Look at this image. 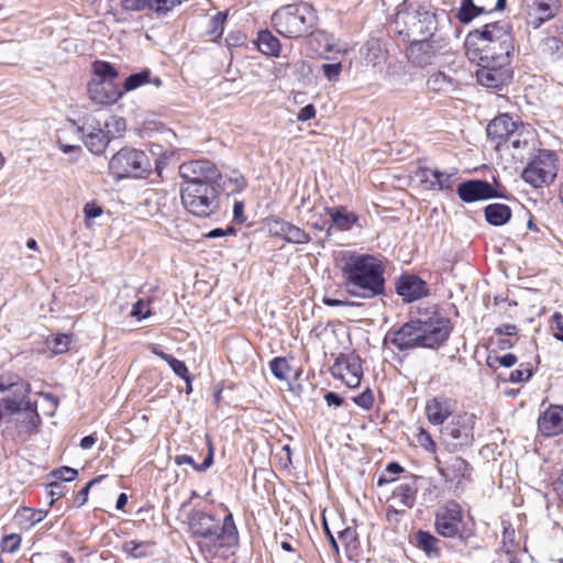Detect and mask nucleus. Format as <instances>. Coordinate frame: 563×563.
Instances as JSON below:
<instances>
[{"label":"nucleus","instance_id":"obj_12","mask_svg":"<svg viewBox=\"0 0 563 563\" xmlns=\"http://www.w3.org/2000/svg\"><path fill=\"white\" fill-rule=\"evenodd\" d=\"M179 175L184 180L181 185L209 187H218V180L221 178L219 168L208 159L183 163L179 166Z\"/></svg>","mask_w":563,"mask_h":563},{"label":"nucleus","instance_id":"obj_19","mask_svg":"<svg viewBox=\"0 0 563 563\" xmlns=\"http://www.w3.org/2000/svg\"><path fill=\"white\" fill-rule=\"evenodd\" d=\"M397 294L406 302L416 301L428 294L427 284L416 275H404L396 283Z\"/></svg>","mask_w":563,"mask_h":563},{"label":"nucleus","instance_id":"obj_30","mask_svg":"<svg viewBox=\"0 0 563 563\" xmlns=\"http://www.w3.org/2000/svg\"><path fill=\"white\" fill-rule=\"evenodd\" d=\"M484 213L487 222L496 227L507 223L511 217L510 208L504 203H490Z\"/></svg>","mask_w":563,"mask_h":563},{"label":"nucleus","instance_id":"obj_45","mask_svg":"<svg viewBox=\"0 0 563 563\" xmlns=\"http://www.w3.org/2000/svg\"><path fill=\"white\" fill-rule=\"evenodd\" d=\"M49 476L64 484V482L74 481L78 476V471L69 466H62L52 471Z\"/></svg>","mask_w":563,"mask_h":563},{"label":"nucleus","instance_id":"obj_26","mask_svg":"<svg viewBox=\"0 0 563 563\" xmlns=\"http://www.w3.org/2000/svg\"><path fill=\"white\" fill-rule=\"evenodd\" d=\"M429 422H444L452 413L451 405L445 399H431L426 405Z\"/></svg>","mask_w":563,"mask_h":563},{"label":"nucleus","instance_id":"obj_35","mask_svg":"<svg viewBox=\"0 0 563 563\" xmlns=\"http://www.w3.org/2000/svg\"><path fill=\"white\" fill-rule=\"evenodd\" d=\"M416 177L424 186L426 189L437 190L439 169L420 167L416 172Z\"/></svg>","mask_w":563,"mask_h":563},{"label":"nucleus","instance_id":"obj_63","mask_svg":"<svg viewBox=\"0 0 563 563\" xmlns=\"http://www.w3.org/2000/svg\"><path fill=\"white\" fill-rule=\"evenodd\" d=\"M316 115V109L312 104H307L300 109L297 119L301 122L308 121Z\"/></svg>","mask_w":563,"mask_h":563},{"label":"nucleus","instance_id":"obj_36","mask_svg":"<svg viewBox=\"0 0 563 563\" xmlns=\"http://www.w3.org/2000/svg\"><path fill=\"white\" fill-rule=\"evenodd\" d=\"M151 82V71L144 69L140 73L130 75L123 82V92H129L139 87Z\"/></svg>","mask_w":563,"mask_h":563},{"label":"nucleus","instance_id":"obj_18","mask_svg":"<svg viewBox=\"0 0 563 563\" xmlns=\"http://www.w3.org/2000/svg\"><path fill=\"white\" fill-rule=\"evenodd\" d=\"M519 123L515 122L508 114H500L493 119L487 125L488 137L496 142V148L505 147L510 136Z\"/></svg>","mask_w":563,"mask_h":563},{"label":"nucleus","instance_id":"obj_41","mask_svg":"<svg viewBox=\"0 0 563 563\" xmlns=\"http://www.w3.org/2000/svg\"><path fill=\"white\" fill-rule=\"evenodd\" d=\"M93 73L100 80L112 79L118 76L117 69L108 62L97 60L92 65Z\"/></svg>","mask_w":563,"mask_h":563},{"label":"nucleus","instance_id":"obj_5","mask_svg":"<svg viewBox=\"0 0 563 563\" xmlns=\"http://www.w3.org/2000/svg\"><path fill=\"white\" fill-rule=\"evenodd\" d=\"M394 30L404 37L433 36L437 30L435 13L428 4L405 1L398 9L393 21Z\"/></svg>","mask_w":563,"mask_h":563},{"label":"nucleus","instance_id":"obj_54","mask_svg":"<svg viewBox=\"0 0 563 563\" xmlns=\"http://www.w3.org/2000/svg\"><path fill=\"white\" fill-rule=\"evenodd\" d=\"M70 339L66 334H58L53 339L52 351L56 354L64 353L68 350Z\"/></svg>","mask_w":563,"mask_h":563},{"label":"nucleus","instance_id":"obj_50","mask_svg":"<svg viewBox=\"0 0 563 563\" xmlns=\"http://www.w3.org/2000/svg\"><path fill=\"white\" fill-rule=\"evenodd\" d=\"M19 383H25L24 380L20 379L19 377H0V391H9L10 395H13L18 391V384Z\"/></svg>","mask_w":563,"mask_h":563},{"label":"nucleus","instance_id":"obj_62","mask_svg":"<svg viewBox=\"0 0 563 563\" xmlns=\"http://www.w3.org/2000/svg\"><path fill=\"white\" fill-rule=\"evenodd\" d=\"M225 21V14L223 13H217L210 21L211 23V26H212V30L211 32L212 33H217L219 35L222 34V31H223V23Z\"/></svg>","mask_w":563,"mask_h":563},{"label":"nucleus","instance_id":"obj_24","mask_svg":"<svg viewBox=\"0 0 563 563\" xmlns=\"http://www.w3.org/2000/svg\"><path fill=\"white\" fill-rule=\"evenodd\" d=\"M275 233L282 236L288 243L306 244L310 241V235L299 227L286 222L277 221Z\"/></svg>","mask_w":563,"mask_h":563},{"label":"nucleus","instance_id":"obj_15","mask_svg":"<svg viewBox=\"0 0 563 563\" xmlns=\"http://www.w3.org/2000/svg\"><path fill=\"white\" fill-rule=\"evenodd\" d=\"M331 374L347 387H357L363 375L360 356L354 353L340 354L331 367Z\"/></svg>","mask_w":563,"mask_h":563},{"label":"nucleus","instance_id":"obj_57","mask_svg":"<svg viewBox=\"0 0 563 563\" xmlns=\"http://www.w3.org/2000/svg\"><path fill=\"white\" fill-rule=\"evenodd\" d=\"M101 213H102V209L100 206H98L96 203H91V202L86 203L84 207L86 225L90 227L91 225L90 220L101 216Z\"/></svg>","mask_w":563,"mask_h":563},{"label":"nucleus","instance_id":"obj_25","mask_svg":"<svg viewBox=\"0 0 563 563\" xmlns=\"http://www.w3.org/2000/svg\"><path fill=\"white\" fill-rule=\"evenodd\" d=\"M418 487L416 481L399 484L393 492V498L397 505L404 508H412L416 504Z\"/></svg>","mask_w":563,"mask_h":563},{"label":"nucleus","instance_id":"obj_29","mask_svg":"<svg viewBox=\"0 0 563 563\" xmlns=\"http://www.w3.org/2000/svg\"><path fill=\"white\" fill-rule=\"evenodd\" d=\"M325 211L331 218L332 224L341 231L350 230L357 220V217L344 207L325 208Z\"/></svg>","mask_w":563,"mask_h":563},{"label":"nucleus","instance_id":"obj_38","mask_svg":"<svg viewBox=\"0 0 563 563\" xmlns=\"http://www.w3.org/2000/svg\"><path fill=\"white\" fill-rule=\"evenodd\" d=\"M273 375L279 380L288 379L290 373V366L286 358L275 357L269 363Z\"/></svg>","mask_w":563,"mask_h":563},{"label":"nucleus","instance_id":"obj_7","mask_svg":"<svg viewBox=\"0 0 563 563\" xmlns=\"http://www.w3.org/2000/svg\"><path fill=\"white\" fill-rule=\"evenodd\" d=\"M181 202L192 216L208 218L220 208L219 191L217 187L181 185Z\"/></svg>","mask_w":563,"mask_h":563},{"label":"nucleus","instance_id":"obj_17","mask_svg":"<svg viewBox=\"0 0 563 563\" xmlns=\"http://www.w3.org/2000/svg\"><path fill=\"white\" fill-rule=\"evenodd\" d=\"M456 194L464 202H474L495 197V189L485 180H467L457 186Z\"/></svg>","mask_w":563,"mask_h":563},{"label":"nucleus","instance_id":"obj_3","mask_svg":"<svg viewBox=\"0 0 563 563\" xmlns=\"http://www.w3.org/2000/svg\"><path fill=\"white\" fill-rule=\"evenodd\" d=\"M450 321L445 318H430L421 321L410 320L396 331H389L384 343H391L399 351L416 347L435 349L443 344L451 333Z\"/></svg>","mask_w":563,"mask_h":563},{"label":"nucleus","instance_id":"obj_59","mask_svg":"<svg viewBox=\"0 0 563 563\" xmlns=\"http://www.w3.org/2000/svg\"><path fill=\"white\" fill-rule=\"evenodd\" d=\"M532 375L530 368H518L510 373L509 380L511 383H521L528 380Z\"/></svg>","mask_w":563,"mask_h":563},{"label":"nucleus","instance_id":"obj_52","mask_svg":"<svg viewBox=\"0 0 563 563\" xmlns=\"http://www.w3.org/2000/svg\"><path fill=\"white\" fill-rule=\"evenodd\" d=\"M103 478H104V476H102V475L97 476V477L92 478L81 490H79V493L77 494V497H76V503H77L78 507H81L87 503L90 488L95 484L100 483Z\"/></svg>","mask_w":563,"mask_h":563},{"label":"nucleus","instance_id":"obj_42","mask_svg":"<svg viewBox=\"0 0 563 563\" xmlns=\"http://www.w3.org/2000/svg\"><path fill=\"white\" fill-rule=\"evenodd\" d=\"M339 539L344 544L346 551H355L358 548L357 532L352 527H347L340 531Z\"/></svg>","mask_w":563,"mask_h":563},{"label":"nucleus","instance_id":"obj_32","mask_svg":"<svg viewBox=\"0 0 563 563\" xmlns=\"http://www.w3.org/2000/svg\"><path fill=\"white\" fill-rule=\"evenodd\" d=\"M417 545L424 551L429 558L440 556V540L428 531L419 530L416 533Z\"/></svg>","mask_w":563,"mask_h":563},{"label":"nucleus","instance_id":"obj_44","mask_svg":"<svg viewBox=\"0 0 563 563\" xmlns=\"http://www.w3.org/2000/svg\"><path fill=\"white\" fill-rule=\"evenodd\" d=\"M181 0H152L150 9L158 14H167L175 7L181 4Z\"/></svg>","mask_w":563,"mask_h":563},{"label":"nucleus","instance_id":"obj_49","mask_svg":"<svg viewBox=\"0 0 563 563\" xmlns=\"http://www.w3.org/2000/svg\"><path fill=\"white\" fill-rule=\"evenodd\" d=\"M20 543H21L20 536L13 533V534L5 536L1 540L0 545H1V549L3 552L13 553L14 551H16L19 549Z\"/></svg>","mask_w":563,"mask_h":563},{"label":"nucleus","instance_id":"obj_2","mask_svg":"<svg viewBox=\"0 0 563 563\" xmlns=\"http://www.w3.org/2000/svg\"><path fill=\"white\" fill-rule=\"evenodd\" d=\"M347 294L360 299L385 295V265L373 254L346 251L338 260Z\"/></svg>","mask_w":563,"mask_h":563},{"label":"nucleus","instance_id":"obj_34","mask_svg":"<svg viewBox=\"0 0 563 563\" xmlns=\"http://www.w3.org/2000/svg\"><path fill=\"white\" fill-rule=\"evenodd\" d=\"M207 444H208V454L205 457L201 464H197L190 455L181 454L175 457V463L177 465L188 464L191 465L196 471L203 472L209 468L213 463V448L211 445V441L209 435H206Z\"/></svg>","mask_w":563,"mask_h":563},{"label":"nucleus","instance_id":"obj_37","mask_svg":"<svg viewBox=\"0 0 563 563\" xmlns=\"http://www.w3.org/2000/svg\"><path fill=\"white\" fill-rule=\"evenodd\" d=\"M155 354L162 357L164 361L168 363L173 372L178 375L179 377L184 378L186 382H188V368L186 364L183 361H179L175 358L174 356L166 354L164 352H157L155 351Z\"/></svg>","mask_w":563,"mask_h":563},{"label":"nucleus","instance_id":"obj_55","mask_svg":"<svg viewBox=\"0 0 563 563\" xmlns=\"http://www.w3.org/2000/svg\"><path fill=\"white\" fill-rule=\"evenodd\" d=\"M494 363H498L500 366L508 368V367L514 366L517 363V356L511 353H508L503 356H497L495 358H492V357L487 358V364L489 366L493 367Z\"/></svg>","mask_w":563,"mask_h":563},{"label":"nucleus","instance_id":"obj_23","mask_svg":"<svg viewBox=\"0 0 563 563\" xmlns=\"http://www.w3.org/2000/svg\"><path fill=\"white\" fill-rule=\"evenodd\" d=\"M495 11L490 4L482 0H462L456 18L460 22L466 24L482 13Z\"/></svg>","mask_w":563,"mask_h":563},{"label":"nucleus","instance_id":"obj_21","mask_svg":"<svg viewBox=\"0 0 563 563\" xmlns=\"http://www.w3.org/2000/svg\"><path fill=\"white\" fill-rule=\"evenodd\" d=\"M88 91L90 98L99 104H113L123 96V91L119 90L107 80L90 82Z\"/></svg>","mask_w":563,"mask_h":563},{"label":"nucleus","instance_id":"obj_48","mask_svg":"<svg viewBox=\"0 0 563 563\" xmlns=\"http://www.w3.org/2000/svg\"><path fill=\"white\" fill-rule=\"evenodd\" d=\"M417 441L421 448H423L428 452H435V442L433 441L430 432L426 431L423 428H417Z\"/></svg>","mask_w":563,"mask_h":563},{"label":"nucleus","instance_id":"obj_27","mask_svg":"<svg viewBox=\"0 0 563 563\" xmlns=\"http://www.w3.org/2000/svg\"><path fill=\"white\" fill-rule=\"evenodd\" d=\"M536 12L538 13V19L533 22L534 27H539L543 22L551 20L554 18L560 10V0H530Z\"/></svg>","mask_w":563,"mask_h":563},{"label":"nucleus","instance_id":"obj_60","mask_svg":"<svg viewBox=\"0 0 563 563\" xmlns=\"http://www.w3.org/2000/svg\"><path fill=\"white\" fill-rule=\"evenodd\" d=\"M538 427L545 437L563 433V424H538Z\"/></svg>","mask_w":563,"mask_h":563},{"label":"nucleus","instance_id":"obj_51","mask_svg":"<svg viewBox=\"0 0 563 563\" xmlns=\"http://www.w3.org/2000/svg\"><path fill=\"white\" fill-rule=\"evenodd\" d=\"M47 487H48L47 494L51 497V503H49L51 505L54 503V500L63 497L67 492L65 484H63L58 481L51 482L47 485Z\"/></svg>","mask_w":563,"mask_h":563},{"label":"nucleus","instance_id":"obj_47","mask_svg":"<svg viewBox=\"0 0 563 563\" xmlns=\"http://www.w3.org/2000/svg\"><path fill=\"white\" fill-rule=\"evenodd\" d=\"M322 74L329 81H336L342 71L341 62L325 63L321 66Z\"/></svg>","mask_w":563,"mask_h":563},{"label":"nucleus","instance_id":"obj_6","mask_svg":"<svg viewBox=\"0 0 563 563\" xmlns=\"http://www.w3.org/2000/svg\"><path fill=\"white\" fill-rule=\"evenodd\" d=\"M316 22L314 10L306 2L283 5L272 14L274 29L288 38H298L310 34Z\"/></svg>","mask_w":563,"mask_h":563},{"label":"nucleus","instance_id":"obj_9","mask_svg":"<svg viewBox=\"0 0 563 563\" xmlns=\"http://www.w3.org/2000/svg\"><path fill=\"white\" fill-rule=\"evenodd\" d=\"M434 528L443 538L464 539V514L461 505L454 500H448L440 506L434 514Z\"/></svg>","mask_w":563,"mask_h":563},{"label":"nucleus","instance_id":"obj_8","mask_svg":"<svg viewBox=\"0 0 563 563\" xmlns=\"http://www.w3.org/2000/svg\"><path fill=\"white\" fill-rule=\"evenodd\" d=\"M109 170L119 179L142 178L151 172V163L143 151L123 147L111 157Z\"/></svg>","mask_w":563,"mask_h":563},{"label":"nucleus","instance_id":"obj_61","mask_svg":"<svg viewBox=\"0 0 563 563\" xmlns=\"http://www.w3.org/2000/svg\"><path fill=\"white\" fill-rule=\"evenodd\" d=\"M353 400L360 407L367 409L373 404V396H372L369 389H367L364 393H362L361 395L354 397Z\"/></svg>","mask_w":563,"mask_h":563},{"label":"nucleus","instance_id":"obj_1","mask_svg":"<svg viewBox=\"0 0 563 563\" xmlns=\"http://www.w3.org/2000/svg\"><path fill=\"white\" fill-rule=\"evenodd\" d=\"M515 51L512 27L506 21L486 23L468 33L465 54L477 63V82L487 88H499L512 77L510 68Z\"/></svg>","mask_w":563,"mask_h":563},{"label":"nucleus","instance_id":"obj_11","mask_svg":"<svg viewBox=\"0 0 563 563\" xmlns=\"http://www.w3.org/2000/svg\"><path fill=\"white\" fill-rule=\"evenodd\" d=\"M556 156L548 150H540L522 172V178L534 188L550 184L556 176Z\"/></svg>","mask_w":563,"mask_h":563},{"label":"nucleus","instance_id":"obj_64","mask_svg":"<svg viewBox=\"0 0 563 563\" xmlns=\"http://www.w3.org/2000/svg\"><path fill=\"white\" fill-rule=\"evenodd\" d=\"M553 321L555 324L556 332H554V338L559 341L563 342V316L559 312L553 314Z\"/></svg>","mask_w":563,"mask_h":563},{"label":"nucleus","instance_id":"obj_56","mask_svg":"<svg viewBox=\"0 0 563 563\" xmlns=\"http://www.w3.org/2000/svg\"><path fill=\"white\" fill-rule=\"evenodd\" d=\"M455 173H443L439 170L437 190L451 189L454 184Z\"/></svg>","mask_w":563,"mask_h":563},{"label":"nucleus","instance_id":"obj_13","mask_svg":"<svg viewBox=\"0 0 563 563\" xmlns=\"http://www.w3.org/2000/svg\"><path fill=\"white\" fill-rule=\"evenodd\" d=\"M435 463L438 472L445 482L454 484V493L463 492L466 484L472 481L473 467L466 460L460 456L450 457L443 466L438 457L435 459Z\"/></svg>","mask_w":563,"mask_h":563},{"label":"nucleus","instance_id":"obj_14","mask_svg":"<svg viewBox=\"0 0 563 563\" xmlns=\"http://www.w3.org/2000/svg\"><path fill=\"white\" fill-rule=\"evenodd\" d=\"M538 145V136L536 130L525 123H519L515 131L510 133L506 150H511L514 158L523 161L536 151Z\"/></svg>","mask_w":563,"mask_h":563},{"label":"nucleus","instance_id":"obj_20","mask_svg":"<svg viewBox=\"0 0 563 563\" xmlns=\"http://www.w3.org/2000/svg\"><path fill=\"white\" fill-rule=\"evenodd\" d=\"M440 439L452 449L467 445L473 440L472 424H443L440 429Z\"/></svg>","mask_w":563,"mask_h":563},{"label":"nucleus","instance_id":"obj_53","mask_svg":"<svg viewBox=\"0 0 563 563\" xmlns=\"http://www.w3.org/2000/svg\"><path fill=\"white\" fill-rule=\"evenodd\" d=\"M151 314L148 302L140 299L135 302L131 309V316L136 318L137 320H142L147 318Z\"/></svg>","mask_w":563,"mask_h":563},{"label":"nucleus","instance_id":"obj_46","mask_svg":"<svg viewBox=\"0 0 563 563\" xmlns=\"http://www.w3.org/2000/svg\"><path fill=\"white\" fill-rule=\"evenodd\" d=\"M563 421V407L552 406L544 411L537 422H562Z\"/></svg>","mask_w":563,"mask_h":563},{"label":"nucleus","instance_id":"obj_58","mask_svg":"<svg viewBox=\"0 0 563 563\" xmlns=\"http://www.w3.org/2000/svg\"><path fill=\"white\" fill-rule=\"evenodd\" d=\"M122 8L129 11H142L150 8L151 0H121Z\"/></svg>","mask_w":563,"mask_h":563},{"label":"nucleus","instance_id":"obj_28","mask_svg":"<svg viewBox=\"0 0 563 563\" xmlns=\"http://www.w3.org/2000/svg\"><path fill=\"white\" fill-rule=\"evenodd\" d=\"M427 86L432 91L450 93L459 88V82L453 77L438 71L428 78Z\"/></svg>","mask_w":563,"mask_h":563},{"label":"nucleus","instance_id":"obj_39","mask_svg":"<svg viewBox=\"0 0 563 563\" xmlns=\"http://www.w3.org/2000/svg\"><path fill=\"white\" fill-rule=\"evenodd\" d=\"M107 131H104L110 139L121 135L126 129V122L123 118L120 117H110L103 123Z\"/></svg>","mask_w":563,"mask_h":563},{"label":"nucleus","instance_id":"obj_43","mask_svg":"<svg viewBox=\"0 0 563 563\" xmlns=\"http://www.w3.org/2000/svg\"><path fill=\"white\" fill-rule=\"evenodd\" d=\"M404 468L396 462H390L386 465L384 474H382L377 479V485L383 486L385 484L391 483L395 481V475L401 473Z\"/></svg>","mask_w":563,"mask_h":563},{"label":"nucleus","instance_id":"obj_31","mask_svg":"<svg viewBox=\"0 0 563 563\" xmlns=\"http://www.w3.org/2000/svg\"><path fill=\"white\" fill-rule=\"evenodd\" d=\"M258 51L268 56H278L280 42L269 31H261L255 42Z\"/></svg>","mask_w":563,"mask_h":563},{"label":"nucleus","instance_id":"obj_16","mask_svg":"<svg viewBox=\"0 0 563 563\" xmlns=\"http://www.w3.org/2000/svg\"><path fill=\"white\" fill-rule=\"evenodd\" d=\"M29 391V384L19 383L16 393L3 397L0 401V419L20 413L22 411L27 413L30 422H33V416L38 418V415L35 412V408L33 407L32 402L26 400Z\"/></svg>","mask_w":563,"mask_h":563},{"label":"nucleus","instance_id":"obj_33","mask_svg":"<svg viewBox=\"0 0 563 563\" xmlns=\"http://www.w3.org/2000/svg\"><path fill=\"white\" fill-rule=\"evenodd\" d=\"M154 547L152 541H125L122 544V551L133 559H143L150 555L151 549Z\"/></svg>","mask_w":563,"mask_h":563},{"label":"nucleus","instance_id":"obj_22","mask_svg":"<svg viewBox=\"0 0 563 563\" xmlns=\"http://www.w3.org/2000/svg\"><path fill=\"white\" fill-rule=\"evenodd\" d=\"M81 131L84 143L91 153L100 155L106 151L110 136L101 129L100 124H88L86 128H81Z\"/></svg>","mask_w":563,"mask_h":563},{"label":"nucleus","instance_id":"obj_10","mask_svg":"<svg viewBox=\"0 0 563 563\" xmlns=\"http://www.w3.org/2000/svg\"><path fill=\"white\" fill-rule=\"evenodd\" d=\"M450 49V41L441 35L430 36V40L415 38L407 48L408 59L418 66H427L434 63L439 56Z\"/></svg>","mask_w":563,"mask_h":563},{"label":"nucleus","instance_id":"obj_4","mask_svg":"<svg viewBox=\"0 0 563 563\" xmlns=\"http://www.w3.org/2000/svg\"><path fill=\"white\" fill-rule=\"evenodd\" d=\"M188 526L192 534L201 538L200 548L209 555H216L219 549L238 544V530L232 514H228L221 522L213 515L195 510L189 516Z\"/></svg>","mask_w":563,"mask_h":563},{"label":"nucleus","instance_id":"obj_40","mask_svg":"<svg viewBox=\"0 0 563 563\" xmlns=\"http://www.w3.org/2000/svg\"><path fill=\"white\" fill-rule=\"evenodd\" d=\"M562 42L555 36H547L539 44V49L541 53L549 56H555L560 54Z\"/></svg>","mask_w":563,"mask_h":563}]
</instances>
